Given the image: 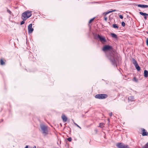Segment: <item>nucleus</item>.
<instances>
[{"mask_svg":"<svg viewBox=\"0 0 148 148\" xmlns=\"http://www.w3.org/2000/svg\"><path fill=\"white\" fill-rule=\"evenodd\" d=\"M102 50L103 51H109L111 53L110 55V59L112 64L115 65L117 60L118 54L113 49L112 46L109 45H106L103 47Z\"/></svg>","mask_w":148,"mask_h":148,"instance_id":"1","label":"nucleus"},{"mask_svg":"<svg viewBox=\"0 0 148 148\" xmlns=\"http://www.w3.org/2000/svg\"><path fill=\"white\" fill-rule=\"evenodd\" d=\"M32 12L29 10L21 14V18L23 20H26L28 18H29L32 15Z\"/></svg>","mask_w":148,"mask_h":148,"instance_id":"2","label":"nucleus"},{"mask_svg":"<svg viewBox=\"0 0 148 148\" xmlns=\"http://www.w3.org/2000/svg\"><path fill=\"white\" fill-rule=\"evenodd\" d=\"M40 127L43 135L45 136L48 134V127L47 126L42 124L40 125Z\"/></svg>","mask_w":148,"mask_h":148,"instance_id":"3","label":"nucleus"},{"mask_svg":"<svg viewBox=\"0 0 148 148\" xmlns=\"http://www.w3.org/2000/svg\"><path fill=\"white\" fill-rule=\"evenodd\" d=\"M108 97V95L106 94H99L96 95L95 96V98L99 99H105Z\"/></svg>","mask_w":148,"mask_h":148,"instance_id":"4","label":"nucleus"},{"mask_svg":"<svg viewBox=\"0 0 148 148\" xmlns=\"http://www.w3.org/2000/svg\"><path fill=\"white\" fill-rule=\"evenodd\" d=\"M116 146L119 148H130L129 146L122 143H119L116 144Z\"/></svg>","mask_w":148,"mask_h":148,"instance_id":"5","label":"nucleus"},{"mask_svg":"<svg viewBox=\"0 0 148 148\" xmlns=\"http://www.w3.org/2000/svg\"><path fill=\"white\" fill-rule=\"evenodd\" d=\"M97 37L100 40L101 42H105L106 41L105 38L103 37H102L99 34L97 35Z\"/></svg>","mask_w":148,"mask_h":148,"instance_id":"6","label":"nucleus"},{"mask_svg":"<svg viewBox=\"0 0 148 148\" xmlns=\"http://www.w3.org/2000/svg\"><path fill=\"white\" fill-rule=\"evenodd\" d=\"M28 32L29 33H32L34 30V29L32 28V24H30L28 26Z\"/></svg>","mask_w":148,"mask_h":148,"instance_id":"7","label":"nucleus"},{"mask_svg":"<svg viewBox=\"0 0 148 148\" xmlns=\"http://www.w3.org/2000/svg\"><path fill=\"white\" fill-rule=\"evenodd\" d=\"M141 130L142 132V135L143 136H147L148 135V132H147L144 129L142 128Z\"/></svg>","mask_w":148,"mask_h":148,"instance_id":"8","label":"nucleus"},{"mask_svg":"<svg viewBox=\"0 0 148 148\" xmlns=\"http://www.w3.org/2000/svg\"><path fill=\"white\" fill-rule=\"evenodd\" d=\"M129 102H132L135 101L134 97L133 96H131L129 97L128 98Z\"/></svg>","mask_w":148,"mask_h":148,"instance_id":"9","label":"nucleus"},{"mask_svg":"<svg viewBox=\"0 0 148 148\" xmlns=\"http://www.w3.org/2000/svg\"><path fill=\"white\" fill-rule=\"evenodd\" d=\"M139 14L140 15L144 16V18L146 20L147 19V17L148 16V14L143 13L142 12H140Z\"/></svg>","mask_w":148,"mask_h":148,"instance_id":"10","label":"nucleus"},{"mask_svg":"<svg viewBox=\"0 0 148 148\" xmlns=\"http://www.w3.org/2000/svg\"><path fill=\"white\" fill-rule=\"evenodd\" d=\"M61 118L64 122H65L67 121V118L64 114H62V115Z\"/></svg>","mask_w":148,"mask_h":148,"instance_id":"11","label":"nucleus"},{"mask_svg":"<svg viewBox=\"0 0 148 148\" xmlns=\"http://www.w3.org/2000/svg\"><path fill=\"white\" fill-rule=\"evenodd\" d=\"M138 6L141 8H148V5H145L138 4Z\"/></svg>","mask_w":148,"mask_h":148,"instance_id":"12","label":"nucleus"},{"mask_svg":"<svg viewBox=\"0 0 148 148\" xmlns=\"http://www.w3.org/2000/svg\"><path fill=\"white\" fill-rule=\"evenodd\" d=\"M144 76L145 77H148V72L146 70H145L144 73Z\"/></svg>","mask_w":148,"mask_h":148,"instance_id":"13","label":"nucleus"},{"mask_svg":"<svg viewBox=\"0 0 148 148\" xmlns=\"http://www.w3.org/2000/svg\"><path fill=\"white\" fill-rule=\"evenodd\" d=\"M132 62L133 64L134 65H136L138 64L136 60L133 58H132Z\"/></svg>","mask_w":148,"mask_h":148,"instance_id":"14","label":"nucleus"},{"mask_svg":"<svg viewBox=\"0 0 148 148\" xmlns=\"http://www.w3.org/2000/svg\"><path fill=\"white\" fill-rule=\"evenodd\" d=\"M111 35L112 36V37L113 38H117V36L116 35L114 34L113 33H112L111 34Z\"/></svg>","mask_w":148,"mask_h":148,"instance_id":"15","label":"nucleus"},{"mask_svg":"<svg viewBox=\"0 0 148 148\" xmlns=\"http://www.w3.org/2000/svg\"><path fill=\"white\" fill-rule=\"evenodd\" d=\"M135 67H136V69L138 71H140V68L139 66L138 65V64L134 65Z\"/></svg>","mask_w":148,"mask_h":148,"instance_id":"16","label":"nucleus"},{"mask_svg":"<svg viewBox=\"0 0 148 148\" xmlns=\"http://www.w3.org/2000/svg\"><path fill=\"white\" fill-rule=\"evenodd\" d=\"M0 63L1 65H3L5 64V62L3 60V59H1L0 60Z\"/></svg>","mask_w":148,"mask_h":148,"instance_id":"17","label":"nucleus"},{"mask_svg":"<svg viewBox=\"0 0 148 148\" xmlns=\"http://www.w3.org/2000/svg\"><path fill=\"white\" fill-rule=\"evenodd\" d=\"M116 11L117 10H112V11H110L108 12H106L105 13H104V14H105V15H106L107 14H108L111 13V12H115V11Z\"/></svg>","mask_w":148,"mask_h":148,"instance_id":"18","label":"nucleus"},{"mask_svg":"<svg viewBox=\"0 0 148 148\" xmlns=\"http://www.w3.org/2000/svg\"><path fill=\"white\" fill-rule=\"evenodd\" d=\"M104 124L103 123H100L99 124L98 127L103 128L104 127Z\"/></svg>","mask_w":148,"mask_h":148,"instance_id":"19","label":"nucleus"},{"mask_svg":"<svg viewBox=\"0 0 148 148\" xmlns=\"http://www.w3.org/2000/svg\"><path fill=\"white\" fill-rule=\"evenodd\" d=\"M112 26L114 28H117L118 29V26L116 24H113L112 25Z\"/></svg>","mask_w":148,"mask_h":148,"instance_id":"20","label":"nucleus"},{"mask_svg":"<svg viewBox=\"0 0 148 148\" xmlns=\"http://www.w3.org/2000/svg\"><path fill=\"white\" fill-rule=\"evenodd\" d=\"M95 18H92L89 21V24L91 23L94 20Z\"/></svg>","mask_w":148,"mask_h":148,"instance_id":"21","label":"nucleus"},{"mask_svg":"<svg viewBox=\"0 0 148 148\" xmlns=\"http://www.w3.org/2000/svg\"><path fill=\"white\" fill-rule=\"evenodd\" d=\"M143 148H148V142L143 147Z\"/></svg>","mask_w":148,"mask_h":148,"instance_id":"22","label":"nucleus"},{"mask_svg":"<svg viewBox=\"0 0 148 148\" xmlns=\"http://www.w3.org/2000/svg\"><path fill=\"white\" fill-rule=\"evenodd\" d=\"M133 80L136 82H138V79H137L135 77H134L133 79Z\"/></svg>","mask_w":148,"mask_h":148,"instance_id":"23","label":"nucleus"},{"mask_svg":"<svg viewBox=\"0 0 148 148\" xmlns=\"http://www.w3.org/2000/svg\"><path fill=\"white\" fill-rule=\"evenodd\" d=\"M74 124L77 127L79 128H80V129H81V128L77 124H76V123H74Z\"/></svg>","mask_w":148,"mask_h":148,"instance_id":"24","label":"nucleus"},{"mask_svg":"<svg viewBox=\"0 0 148 148\" xmlns=\"http://www.w3.org/2000/svg\"><path fill=\"white\" fill-rule=\"evenodd\" d=\"M25 20H23V21H21V25H22L24 24L25 23Z\"/></svg>","mask_w":148,"mask_h":148,"instance_id":"25","label":"nucleus"},{"mask_svg":"<svg viewBox=\"0 0 148 148\" xmlns=\"http://www.w3.org/2000/svg\"><path fill=\"white\" fill-rule=\"evenodd\" d=\"M121 25L123 27H124L125 25V23L124 22H123L121 23Z\"/></svg>","mask_w":148,"mask_h":148,"instance_id":"26","label":"nucleus"},{"mask_svg":"<svg viewBox=\"0 0 148 148\" xmlns=\"http://www.w3.org/2000/svg\"><path fill=\"white\" fill-rule=\"evenodd\" d=\"M146 44L148 46V38H147L146 40Z\"/></svg>","mask_w":148,"mask_h":148,"instance_id":"27","label":"nucleus"},{"mask_svg":"<svg viewBox=\"0 0 148 148\" xmlns=\"http://www.w3.org/2000/svg\"><path fill=\"white\" fill-rule=\"evenodd\" d=\"M67 140L71 142L72 140V139L71 138H68Z\"/></svg>","mask_w":148,"mask_h":148,"instance_id":"28","label":"nucleus"},{"mask_svg":"<svg viewBox=\"0 0 148 148\" xmlns=\"http://www.w3.org/2000/svg\"><path fill=\"white\" fill-rule=\"evenodd\" d=\"M119 17L121 19H123V16L122 15H120L119 16Z\"/></svg>","mask_w":148,"mask_h":148,"instance_id":"29","label":"nucleus"},{"mask_svg":"<svg viewBox=\"0 0 148 148\" xmlns=\"http://www.w3.org/2000/svg\"><path fill=\"white\" fill-rule=\"evenodd\" d=\"M112 112H111L109 113V115L110 116H111L112 115Z\"/></svg>","mask_w":148,"mask_h":148,"instance_id":"30","label":"nucleus"},{"mask_svg":"<svg viewBox=\"0 0 148 148\" xmlns=\"http://www.w3.org/2000/svg\"><path fill=\"white\" fill-rule=\"evenodd\" d=\"M104 20H105L106 21L107 20V17H104Z\"/></svg>","mask_w":148,"mask_h":148,"instance_id":"31","label":"nucleus"},{"mask_svg":"<svg viewBox=\"0 0 148 148\" xmlns=\"http://www.w3.org/2000/svg\"><path fill=\"white\" fill-rule=\"evenodd\" d=\"M8 12L10 13H11V12L10 10L8 11Z\"/></svg>","mask_w":148,"mask_h":148,"instance_id":"32","label":"nucleus"},{"mask_svg":"<svg viewBox=\"0 0 148 148\" xmlns=\"http://www.w3.org/2000/svg\"><path fill=\"white\" fill-rule=\"evenodd\" d=\"M33 148H36V146H34V147H33Z\"/></svg>","mask_w":148,"mask_h":148,"instance_id":"33","label":"nucleus"},{"mask_svg":"<svg viewBox=\"0 0 148 148\" xmlns=\"http://www.w3.org/2000/svg\"><path fill=\"white\" fill-rule=\"evenodd\" d=\"M147 33L148 34V32H147Z\"/></svg>","mask_w":148,"mask_h":148,"instance_id":"34","label":"nucleus"}]
</instances>
